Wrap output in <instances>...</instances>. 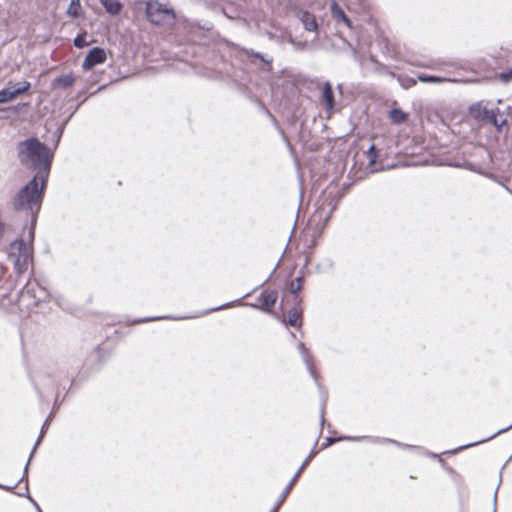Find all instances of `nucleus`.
Returning <instances> with one entry per match:
<instances>
[{"mask_svg": "<svg viewBox=\"0 0 512 512\" xmlns=\"http://www.w3.org/2000/svg\"><path fill=\"white\" fill-rule=\"evenodd\" d=\"M18 157L22 165L36 171L35 175L47 178L52 161V153L47 146L35 138L18 144Z\"/></svg>", "mask_w": 512, "mask_h": 512, "instance_id": "obj_1", "label": "nucleus"}, {"mask_svg": "<svg viewBox=\"0 0 512 512\" xmlns=\"http://www.w3.org/2000/svg\"><path fill=\"white\" fill-rule=\"evenodd\" d=\"M47 178L35 175L14 197L13 206L18 211H24L32 216V223L36 221V215L42 203V194L46 186Z\"/></svg>", "mask_w": 512, "mask_h": 512, "instance_id": "obj_2", "label": "nucleus"}, {"mask_svg": "<svg viewBox=\"0 0 512 512\" xmlns=\"http://www.w3.org/2000/svg\"><path fill=\"white\" fill-rule=\"evenodd\" d=\"M7 255L17 273L21 274L31 260L32 248L23 240L18 239L9 245Z\"/></svg>", "mask_w": 512, "mask_h": 512, "instance_id": "obj_3", "label": "nucleus"}, {"mask_svg": "<svg viewBox=\"0 0 512 512\" xmlns=\"http://www.w3.org/2000/svg\"><path fill=\"white\" fill-rule=\"evenodd\" d=\"M146 16L151 23L156 25L172 23L175 19L173 8L168 3L158 0L147 1Z\"/></svg>", "mask_w": 512, "mask_h": 512, "instance_id": "obj_4", "label": "nucleus"}, {"mask_svg": "<svg viewBox=\"0 0 512 512\" xmlns=\"http://www.w3.org/2000/svg\"><path fill=\"white\" fill-rule=\"evenodd\" d=\"M106 59L107 55L105 50L100 47H94L87 53L84 61L82 62V69L89 71L96 65L103 64Z\"/></svg>", "mask_w": 512, "mask_h": 512, "instance_id": "obj_5", "label": "nucleus"}, {"mask_svg": "<svg viewBox=\"0 0 512 512\" xmlns=\"http://www.w3.org/2000/svg\"><path fill=\"white\" fill-rule=\"evenodd\" d=\"M330 11L337 25H343L349 29H352L351 20L335 0L330 2Z\"/></svg>", "mask_w": 512, "mask_h": 512, "instance_id": "obj_6", "label": "nucleus"}, {"mask_svg": "<svg viewBox=\"0 0 512 512\" xmlns=\"http://www.w3.org/2000/svg\"><path fill=\"white\" fill-rule=\"evenodd\" d=\"M313 457V455H309L305 461L302 463V465L300 466V468L297 470V472L295 473V475L292 477V479L290 480V482L287 484V486L285 487L280 499L278 500L277 502V505H276V509H278V507H280L282 505V503L285 501L287 495L290 493L292 487L294 486V484L296 483L298 477L301 475V473L303 472V470L305 469V467L308 465V463L310 462L311 458Z\"/></svg>", "mask_w": 512, "mask_h": 512, "instance_id": "obj_7", "label": "nucleus"}, {"mask_svg": "<svg viewBox=\"0 0 512 512\" xmlns=\"http://www.w3.org/2000/svg\"><path fill=\"white\" fill-rule=\"evenodd\" d=\"M277 296V292L275 291L264 292L259 296V304L253 306L259 307L263 311L270 312L276 303Z\"/></svg>", "mask_w": 512, "mask_h": 512, "instance_id": "obj_8", "label": "nucleus"}, {"mask_svg": "<svg viewBox=\"0 0 512 512\" xmlns=\"http://www.w3.org/2000/svg\"><path fill=\"white\" fill-rule=\"evenodd\" d=\"M321 103L328 112H331L334 108V95L329 82H326L323 86Z\"/></svg>", "mask_w": 512, "mask_h": 512, "instance_id": "obj_9", "label": "nucleus"}, {"mask_svg": "<svg viewBox=\"0 0 512 512\" xmlns=\"http://www.w3.org/2000/svg\"><path fill=\"white\" fill-rule=\"evenodd\" d=\"M30 292H33V296L36 299L37 302L41 301H47L49 299V293L46 291L45 288L41 287L40 285H36L33 287L32 285H29L24 292L23 296L25 294H29Z\"/></svg>", "mask_w": 512, "mask_h": 512, "instance_id": "obj_10", "label": "nucleus"}, {"mask_svg": "<svg viewBox=\"0 0 512 512\" xmlns=\"http://www.w3.org/2000/svg\"><path fill=\"white\" fill-rule=\"evenodd\" d=\"M469 113L477 120L485 119V116L488 115V108L482 103H477L470 107Z\"/></svg>", "mask_w": 512, "mask_h": 512, "instance_id": "obj_11", "label": "nucleus"}, {"mask_svg": "<svg viewBox=\"0 0 512 512\" xmlns=\"http://www.w3.org/2000/svg\"><path fill=\"white\" fill-rule=\"evenodd\" d=\"M301 22L303 23L304 28L307 31H315L317 29V22L315 17L308 12L302 13Z\"/></svg>", "mask_w": 512, "mask_h": 512, "instance_id": "obj_12", "label": "nucleus"}, {"mask_svg": "<svg viewBox=\"0 0 512 512\" xmlns=\"http://www.w3.org/2000/svg\"><path fill=\"white\" fill-rule=\"evenodd\" d=\"M8 87L12 89L14 97L17 98L20 94L25 93L30 88V83L24 80L15 84L9 83Z\"/></svg>", "mask_w": 512, "mask_h": 512, "instance_id": "obj_13", "label": "nucleus"}, {"mask_svg": "<svg viewBox=\"0 0 512 512\" xmlns=\"http://www.w3.org/2000/svg\"><path fill=\"white\" fill-rule=\"evenodd\" d=\"M106 11L112 15H116L121 10V4L117 0H100Z\"/></svg>", "mask_w": 512, "mask_h": 512, "instance_id": "obj_14", "label": "nucleus"}, {"mask_svg": "<svg viewBox=\"0 0 512 512\" xmlns=\"http://www.w3.org/2000/svg\"><path fill=\"white\" fill-rule=\"evenodd\" d=\"M74 78L71 75H64L55 79L52 83L54 88H67L72 86Z\"/></svg>", "mask_w": 512, "mask_h": 512, "instance_id": "obj_15", "label": "nucleus"}, {"mask_svg": "<svg viewBox=\"0 0 512 512\" xmlns=\"http://www.w3.org/2000/svg\"><path fill=\"white\" fill-rule=\"evenodd\" d=\"M499 110L496 109H488V115L485 116V119L489 120L493 125H495L497 128H500L506 123V120L499 121L497 118Z\"/></svg>", "mask_w": 512, "mask_h": 512, "instance_id": "obj_16", "label": "nucleus"}, {"mask_svg": "<svg viewBox=\"0 0 512 512\" xmlns=\"http://www.w3.org/2000/svg\"><path fill=\"white\" fill-rule=\"evenodd\" d=\"M82 11L80 0H71L70 5L67 9V14L71 17H78L80 16Z\"/></svg>", "mask_w": 512, "mask_h": 512, "instance_id": "obj_17", "label": "nucleus"}, {"mask_svg": "<svg viewBox=\"0 0 512 512\" xmlns=\"http://www.w3.org/2000/svg\"><path fill=\"white\" fill-rule=\"evenodd\" d=\"M418 80L424 83H443V82H449L450 79L447 78H441L437 76H430L425 74L418 75Z\"/></svg>", "mask_w": 512, "mask_h": 512, "instance_id": "obj_18", "label": "nucleus"}, {"mask_svg": "<svg viewBox=\"0 0 512 512\" xmlns=\"http://www.w3.org/2000/svg\"><path fill=\"white\" fill-rule=\"evenodd\" d=\"M301 313L296 308L289 310L288 312V324L291 326L300 325Z\"/></svg>", "mask_w": 512, "mask_h": 512, "instance_id": "obj_19", "label": "nucleus"}, {"mask_svg": "<svg viewBox=\"0 0 512 512\" xmlns=\"http://www.w3.org/2000/svg\"><path fill=\"white\" fill-rule=\"evenodd\" d=\"M390 118L392 122L396 124H401L406 121L407 115L400 109H393L390 112Z\"/></svg>", "mask_w": 512, "mask_h": 512, "instance_id": "obj_20", "label": "nucleus"}, {"mask_svg": "<svg viewBox=\"0 0 512 512\" xmlns=\"http://www.w3.org/2000/svg\"><path fill=\"white\" fill-rule=\"evenodd\" d=\"M15 97L13 95L12 89L8 86L2 90H0V104L7 103L9 101L14 100Z\"/></svg>", "mask_w": 512, "mask_h": 512, "instance_id": "obj_21", "label": "nucleus"}, {"mask_svg": "<svg viewBox=\"0 0 512 512\" xmlns=\"http://www.w3.org/2000/svg\"><path fill=\"white\" fill-rule=\"evenodd\" d=\"M298 348H299L300 353L303 356L304 362L306 363L308 369L312 373V366H311L310 358L308 356V352H307V350L305 348V345L303 343H299Z\"/></svg>", "mask_w": 512, "mask_h": 512, "instance_id": "obj_22", "label": "nucleus"}, {"mask_svg": "<svg viewBox=\"0 0 512 512\" xmlns=\"http://www.w3.org/2000/svg\"><path fill=\"white\" fill-rule=\"evenodd\" d=\"M86 33H83V34H80L78 35L75 39H74V45L78 48H83L85 46H88L89 45V42L86 40Z\"/></svg>", "mask_w": 512, "mask_h": 512, "instance_id": "obj_23", "label": "nucleus"}, {"mask_svg": "<svg viewBox=\"0 0 512 512\" xmlns=\"http://www.w3.org/2000/svg\"><path fill=\"white\" fill-rule=\"evenodd\" d=\"M301 287V278L297 277L290 282L289 290L292 294H296L298 291L301 290Z\"/></svg>", "mask_w": 512, "mask_h": 512, "instance_id": "obj_24", "label": "nucleus"}, {"mask_svg": "<svg viewBox=\"0 0 512 512\" xmlns=\"http://www.w3.org/2000/svg\"><path fill=\"white\" fill-rule=\"evenodd\" d=\"M364 437H339L337 439L334 438H327V445H331L336 441L340 440H351V441H359L360 439H363Z\"/></svg>", "mask_w": 512, "mask_h": 512, "instance_id": "obj_25", "label": "nucleus"}, {"mask_svg": "<svg viewBox=\"0 0 512 512\" xmlns=\"http://www.w3.org/2000/svg\"><path fill=\"white\" fill-rule=\"evenodd\" d=\"M368 156L370 163L373 164L376 161V149L374 145H371L368 149Z\"/></svg>", "mask_w": 512, "mask_h": 512, "instance_id": "obj_26", "label": "nucleus"}, {"mask_svg": "<svg viewBox=\"0 0 512 512\" xmlns=\"http://www.w3.org/2000/svg\"><path fill=\"white\" fill-rule=\"evenodd\" d=\"M166 318L167 317H165V316H158V317H153V318H146L143 321H152V320H159V319H166Z\"/></svg>", "mask_w": 512, "mask_h": 512, "instance_id": "obj_27", "label": "nucleus"}, {"mask_svg": "<svg viewBox=\"0 0 512 512\" xmlns=\"http://www.w3.org/2000/svg\"><path fill=\"white\" fill-rule=\"evenodd\" d=\"M480 442H481V441L476 442V444H477V443H480ZM474 445H475V443H474ZM470 446H473V444H467V445H465V446H461V447H459V448L455 449L453 452H457V451H459V450H462V449L467 448V447H470Z\"/></svg>", "mask_w": 512, "mask_h": 512, "instance_id": "obj_28", "label": "nucleus"}, {"mask_svg": "<svg viewBox=\"0 0 512 512\" xmlns=\"http://www.w3.org/2000/svg\"><path fill=\"white\" fill-rule=\"evenodd\" d=\"M230 304H226V305H222L220 307H216V308H213V309H210L209 311H217V310H221V309H224L226 307H229Z\"/></svg>", "mask_w": 512, "mask_h": 512, "instance_id": "obj_29", "label": "nucleus"}, {"mask_svg": "<svg viewBox=\"0 0 512 512\" xmlns=\"http://www.w3.org/2000/svg\"><path fill=\"white\" fill-rule=\"evenodd\" d=\"M33 237H34V230H33V228H32V229L30 230V238H31V240L33 239Z\"/></svg>", "mask_w": 512, "mask_h": 512, "instance_id": "obj_30", "label": "nucleus"}, {"mask_svg": "<svg viewBox=\"0 0 512 512\" xmlns=\"http://www.w3.org/2000/svg\"><path fill=\"white\" fill-rule=\"evenodd\" d=\"M47 423H48V420H46V422H44V425H43V427H42V434L44 433V429H45V427H46Z\"/></svg>", "mask_w": 512, "mask_h": 512, "instance_id": "obj_31", "label": "nucleus"}, {"mask_svg": "<svg viewBox=\"0 0 512 512\" xmlns=\"http://www.w3.org/2000/svg\"><path fill=\"white\" fill-rule=\"evenodd\" d=\"M41 437H42V435L37 439V443H36V445H35V446H37V445H38V443H39V442H40V440H41Z\"/></svg>", "mask_w": 512, "mask_h": 512, "instance_id": "obj_32", "label": "nucleus"}, {"mask_svg": "<svg viewBox=\"0 0 512 512\" xmlns=\"http://www.w3.org/2000/svg\"><path fill=\"white\" fill-rule=\"evenodd\" d=\"M35 449H36V446L34 447V449H33V451H32V452H34V451H35ZM30 456H33V453H30Z\"/></svg>", "mask_w": 512, "mask_h": 512, "instance_id": "obj_33", "label": "nucleus"}, {"mask_svg": "<svg viewBox=\"0 0 512 512\" xmlns=\"http://www.w3.org/2000/svg\"><path fill=\"white\" fill-rule=\"evenodd\" d=\"M38 511H39V512H42L39 508H38Z\"/></svg>", "mask_w": 512, "mask_h": 512, "instance_id": "obj_34", "label": "nucleus"}, {"mask_svg": "<svg viewBox=\"0 0 512 512\" xmlns=\"http://www.w3.org/2000/svg\"><path fill=\"white\" fill-rule=\"evenodd\" d=\"M0 487H3L2 485H0Z\"/></svg>", "mask_w": 512, "mask_h": 512, "instance_id": "obj_35", "label": "nucleus"}]
</instances>
